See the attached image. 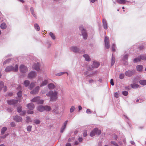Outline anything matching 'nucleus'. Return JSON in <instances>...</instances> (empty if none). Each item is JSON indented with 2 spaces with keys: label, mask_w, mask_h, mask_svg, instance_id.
<instances>
[{
  "label": "nucleus",
  "mask_w": 146,
  "mask_h": 146,
  "mask_svg": "<svg viewBox=\"0 0 146 146\" xmlns=\"http://www.w3.org/2000/svg\"><path fill=\"white\" fill-rule=\"evenodd\" d=\"M58 92L56 91L50 90L46 94L48 97H50V101H55L57 98Z\"/></svg>",
  "instance_id": "f257e3e1"
},
{
  "label": "nucleus",
  "mask_w": 146,
  "mask_h": 146,
  "mask_svg": "<svg viewBox=\"0 0 146 146\" xmlns=\"http://www.w3.org/2000/svg\"><path fill=\"white\" fill-rule=\"evenodd\" d=\"M18 70V66L17 64L15 65L14 67L12 66H9L6 67L5 69V71L6 72L10 71L17 72Z\"/></svg>",
  "instance_id": "f03ea898"
},
{
  "label": "nucleus",
  "mask_w": 146,
  "mask_h": 146,
  "mask_svg": "<svg viewBox=\"0 0 146 146\" xmlns=\"http://www.w3.org/2000/svg\"><path fill=\"white\" fill-rule=\"evenodd\" d=\"M101 133V131L99 130L97 128H95L90 133V136L91 137H93L95 135H99Z\"/></svg>",
  "instance_id": "7ed1b4c3"
},
{
  "label": "nucleus",
  "mask_w": 146,
  "mask_h": 146,
  "mask_svg": "<svg viewBox=\"0 0 146 146\" xmlns=\"http://www.w3.org/2000/svg\"><path fill=\"white\" fill-rule=\"evenodd\" d=\"M79 29L81 31L83 38L84 39H86L87 37V35L86 31L84 29L83 27L82 26L80 27Z\"/></svg>",
  "instance_id": "20e7f679"
},
{
  "label": "nucleus",
  "mask_w": 146,
  "mask_h": 146,
  "mask_svg": "<svg viewBox=\"0 0 146 146\" xmlns=\"http://www.w3.org/2000/svg\"><path fill=\"white\" fill-rule=\"evenodd\" d=\"M31 101L33 102H37L38 104H42L44 103V101L42 100H40L39 97L38 96L35 97L32 99Z\"/></svg>",
  "instance_id": "39448f33"
},
{
  "label": "nucleus",
  "mask_w": 146,
  "mask_h": 146,
  "mask_svg": "<svg viewBox=\"0 0 146 146\" xmlns=\"http://www.w3.org/2000/svg\"><path fill=\"white\" fill-rule=\"evenodd\" d=\"M20 72L22 73L26 72L28 71V69L27 67L24 65H21L19 67Z\"/></svg>",
  "instance_id": "423d86ee"
},
{
  "label": "nucleus",
  "mask_w": 146,
  "mask_h": 146,
  "mask_svg": "<svg viewBox=\"0 0 146 146\" xmlns=\"http://www.w3.org/2000/svg\"><path fill=\"white\" fill-rule=\"evenodd\" d=\"M69 49L70 51L73 52H80L79 49L76 46H72Z\"/></svg>",
  "instance_id": "0eeeda50"
},
{
  "label": "nucleus",
  "mask_w": 146,
  "mask_h": 146,
  "mask_svg": "<svg viewBox=\"0 0 146 146\" xmlns=\"http://www.w3.org/2000/svg\"><path fill=\"white\" fill-rule=\"evenodd\" d=\"M36 76V73L34 71H31L28 74V78L30 79L34 78Z\"/></svg>",
  "instance_id": "6e6552de"
},
{
  "label": "nucleus",
  "mask_w": 146,
  "mask_h": 146,
  "mask_svg": "<svg viewBox=\"0 0 146 146\" xmlns=\"http://www.w3.org/2000/svg\"><path fill=\"white\" fill-rule=\"evenodd\" d=\"M32 67L33 69L37 71H39L40 70V65L39 63H37L34 64Z\"/></svg>",
  "instance_id": "1a4fd4ad"
},
{
  "label": "nucleus",
  "mask_w": 146,
  "mask_h": 146,
  "mask_svg": "<svg viewBox=\"0 0 146 146\" xmlns=\"http://www.w3.org/2000/svg\"><path fill=\"white\" fill-rule=\"evenodd\" d=\"M13 119L17 122H21L23 120L22 118L18 115H16L13 117Z\"/></svg>",
  "instance_id": "9d476101"
},
{
  "label": "nucleus",
  "mask_w": 146,
  "mask_h": 146,
  "mask_svg": "<svg viewBox=\"0 0 146 146\" xmlns=\"http://www.w3.org/2000/svg\"><path fill=\"white\" fill-rule=\"evenodd\" d=\"M135 73V70H128L125 73V74L127 76H130Z\"/></svg>",
  "instance_id": "9b49d317"
},
{
  "label": "nucleus",
  "mask_w": 146,
  "mask_h": 146,
  "mask_svg": "<svg viewBox=\"0 0 146 146\" xmlns=\"http://www.w3.org/2000/svg\"><path fill=\"white\" fill-rule=\"evenodd\" d=\"M40 87L38 86L36 87L35 89L31 91L30 93L32 94H37L39 90Z\"/></svg>",
  "instance_id": "f8f14e48"
},
{
  "label": "nucleus",
  "mask_w": 146,
  "mask_h": 146,
  "mask_svg": "<svg viewBox=\"0 0 146 146\" xmlns=\"http://www.w3.org/2000/svg\"><path fill=\"white\" fill-rule=\"evenodd\" d=\"M18 102V101L15 100H11L7 101V103L9 105H13L16 104Z\"/></svg>",
  "instance_id": "ddd939ff"
},
{
  "label": "nucleus",
  "mask_w": 146,
  "mask_h": 146,
  "mask_svg": "<svg viewBox=\"0 0 146 146\" xmlns=\"http://www.w3.org/2000/svg\"><path fill=\"white\" fill-rule=\"evenodd\" d=\"M27 107L29 110H33L35 108L34 105L32 103L27 104Z\"/></svg>",
  "instance_id": "4468645a"
},
{
  "label": "nucleus",
  "mask_w": 146,
  "mask_h": 146,
  "mask_svg": "<svg viewBox=\"0 0 146 146\" xmlns=\"http://www.w3.org/2000/svg\"><path fill=\"white\" fill-rule=\"evenodd\" d=\"M100 65V63L97 61H94L93 62L92 67L94 68H97Z\"/></svg>",
  "instance_id": "2eb2a0df"
},
{
  "label": "nucleus",
  "mask_w": 146,
  "mask_h": 146,
  "mask_svg": "<svg viewBox=\"0 0 146 146\" xmlns=\"http://www.w3.org/2000/svg\"><path fill=\"white\" fill-rule=\"evenodd\" d=\"M83 57L84 58L85 60L87 61H89L91 60V58L87 54H84L83 55Z\"/></svg>",
  "instance_id": "dca6fc26"
},
{
  "label": "nucleus",
  "mask_w": 146,
  "mask_h": 146,
  "mask_svg": "<svg viewBox=\"0 0 146 146\" xmlns=\"http://www.w3.org/2000/svg\"><path fill=\"white\" fill-rule=\"evenodd\" d=\"M37 110L40 112H42L44 111V106H40L37 108Z\"/></svg>",
  "instance_id": "f3484780"
},
{
  "label": "nucleus",
  "mask_w": 146,
  "mask_h": 146,
  "mask_svg": "<svg viewBox=\"0 0 146 146\" xmlns=\"http://www.w3.org/2000/svg\"><path fill=\"white\" fill-rule=\"evenodd\" d=\"M118 3L123 4L126 3V2H128L127 1L125 0H115Z\"/></svg>",
  "instance_id": "a211bd4d"
},
{
  "label": "nucleus",
  "mask_w": 146,
  "mask_h": 146,
  "mask_svg": "<svg viewBox=\"0 0 146 146\" xmlns=\"http://www.w3.org/2000/svg\"><path fill=\"white\" fill-rule=\"evenodd\" d=\"M48 80L46 79L42 82V83L40 85V86L41 87L44 86L48 84Z\"/></svg>",
  "instance_id": "6ab92c4d"
},
{
  "label": "nucleus",
  "mask_w": 146,
  "mask_h": 146,
  "mask_svg": "<svg viewBox=\"0 0 146 146\" xmlns=\"http://www.w3.org/2000/svg\"><path fill=\"white\" fill-rule=\"evenodd\" d=\"M102 23L104 29H107L108 28V26L106 21L105 19H103L102 21Z\"/></svg>",
  "instance_id": "aec40b11"
},
{
  "label": "nucleus",
  "mask_w": 146,
  "mask_h": 146,
  "mask_svg": "<svg viewBox=\"0 0 146 146\" xmlns=\"http://www.w3.org/2000/svg\"><path fill=\"white\" fill-rule=\"evenodd\" d=\"M53 111L55 114H57L58 112L57 111L58 107L57 106H54L52 107Z\"/></svg>",
  "instance_id": "412c9836"
},
{
  "label": "nucleus",
  "mask_w": 146,
  "mask_h": 146,
  "mask_svg": "<svg viewBox=\"0 0 146 146\" xmlns=\"http://www.w3.org/2000/svg\"><path fill=\"white\" fill-rule=\"evenodd\" d=\"M48 87L49 89H53L54 88V85L52 83H50L48 84Z\"/></svg>",
  "instance_id": "4be33fe9"
},
{
  "label": "nucleus",
  "mask_w": 146,
  "mask_h": 146,
  "mask_svg": "<svg viewBox=\"0 0 146 146\" xmlns=\"http://www.w3.org/2000/svg\"><path fill=\"white\" fill-rule=\"evenodd\" d=\"M143 66L141 65H138L136 66V69L138 71H140L142 70L143 69Z\"/></svg>",
  "instance_id": "5701e85b"
},
{
  "label": "nucleus",
  "mask_w": 146,
  "mask_h": 146,
  "mask_svg": "<svg viewBox=\"0 0 146 146\" xmlns=\"http://www.w3.org/2000/svg\"><path fill=\"white\" fill-rule=\"evenodd\" d=\"M32 121V120L31 117L29 116H27L26 117V122L27 123L31 122Z\"/></svg>",
  "instance_id": "b1692460"
},
{
  "label": "nucleus",
  "mask_w": 146,
  "mask_h": 146,
  "mask_svg": "<svg viewBox=\"0 0 146 146\" xmlns=\"http://www.w3.org/2000/svg\"><path fill=\"white\" fill-rule=\"evenodd\" d=\"M1 28L3 29H5L7 27V26L5 23H2L1 25Z\"/></svg>",
  "instance_id": "393cba45"
},
{
  "label": "nucleus",
  "mask_w": 146,
  "mask_h": 146,
  "mask_svg": "<svg viewBox=\"0 0 146 146\" xmlns=\"http://www.w3.org/2000/svg\"><path fill=\"white\" fill-rule=\"evenodd\" d=\"M66 73H67V75H68V73L66 72H61L60 73H57L55 74V75L56 76H59L62 75L63 74H64Z\"/></svg>",
  "instance_id": "a878e982"
},
{
  "label": "nucleus",
  "mask_w": 146,
  "mask_h": 146,
  "mask_svg": "<svg viewBox=\"0 0 146 146\" xmlns=\"http://www.w3.org/2000/svg\"><path fill=\"white\" fill-rule=\"evenodd\" d=\"M139 83L140 84L143 85H146V80H143L139 81Z\"/></svg>",
  "instance_id": "bb28decb"
},
{
  "label": "nucleus",
  "mask_w": 146,
  "mask_h": 146,
  "mask_svg": "<svg viewBox=\"0 0 146 146\" xmlns=\"http://www.w3.org/2000/svg\"><path fill=\"white\" fill-rule=\"evenodd\" d=\"M51 110V108L50 107L48 106H44V111H49Z\"/></svg>",
  "instance_id": "cd10ccee"
},
{
  "label": "nucleus",
  "mask_w": 146,
  "mask_h": 146,
  "mask_svg": "<svg viewBox=\"0 0 146 146\" xmlns=\"http://www.w3.org/2000/svg\"><path fill=\"white\" fill-rule=\"evenodd\" d=\"M35 82H32L31 83L29 87V88L30 90H31L35 85Z\"/></svg>",
  "instance_id": "c85d7f7f"
},
{
  "label": "nucleus",
  "mask_w": 146,
  "mask_h": 146,
  "mask_svg": "<svg viewBox=\"0 0 146 146\" xmlns=\"http://www.w3.org/2000/svg\"><path fill=\"white\" fill-rule=\"evenodd\" d=\"M29 82L28 80H26L24 82V84L26 87H27L29 84Z\"/></svg>",
  "instance_id": "c756f323"
},
{
  "label": "nucleus",
  "mask_w": 146,
  "mask_h": 146,
  "mask_svg": "<svg viewBox=\"0 0 146 146\" xmlns=\"http://www.w3.org/2000/svg\"><path fill=\"white\" fill-rule=\"evenodd\" d=\"M35 29L37 31H39L40 30V27L39 25L37 24H35L34 25Z\"/></svg>",
  "instance_id": "7c9ffc66"
},
{
  "label": "nucleus",
  "mask_w": 146,
  "mask_h": 146,
  "mask_svg": "<svg viewBox=\"0 0 146 146\" xmlns=\"http://www.w3.org/2000/svg\"><path fill=\"white\" fill-rule=\"evenodd\" d=\"M128 55L127 54H125L123 56L122 60H127L128 57Z\"/></svg>",
  "instance_id": "2f4dec72"
},
{
  "label": "nucleus",
  "mask_w": 146,
  "mask_h": 146,
  "mask_svg": "<svg viewBox=\"0 0 146 146\" xmlns=\"http://www.w3.org/2000/svg\"><path fill=\"white\" fill-rule=\"evenodd\" d=\"M49 35L52 39L55 40V37L54 34L51 32L49 33Z\"/></svg>",
  "instance_id": "473e14b6"
},
{
  "label": "nucleus",
  "mask_w": 146,
  "mask_h": 146,
  "mask_svg": "<svg viewBox=\"0 0 146 146\" xmlns=\"http://www.w3.org/2000/svg\"><path fill=\"white\" fill-rule=\"evenodd\" d=\"M131 86L132 88H137L138 87V85L136 84H131Z\"/></svg>",
  "instance_id": "72a5a7b5"
},
{
  "label": "nucleus",
  "mask_w": 146,
  "mask_h": 146,
  "mask_svg": "<svg viewBox=\"0 0 146 146\" xmlns=\"http://www.w3.org/2000/svg\"><path fill=\"white\" fill-rule=\"evenodd\" d=\"M30 10H31V12L32 14L33 15L34 17H36V15L34 13L33 8L32 7H31L30 8Z\"/></svg>",
  "instance_id": "f704fd0d"
},
{
  "label": "nucleus",
  "mask_w": 146,
  "mask_h": 146,
  "mask_svg": "<svg viewBox=\"0 0 146 146\" xmlns=\"http://www.w3.org/2000/svg\"><path fill=\"white\" fill-rule=\"evenodd\" d=\"M140 58L141 59L146 60V56L145 55H140Z\"/></svg>",
  "instance_id": "c9c22d12"
},
{
  "label": "nucleus",
  "mask_w": 146,
  "mask_h": 146,
  "mask_svg": "<svg viewBox=\"0 0 146 146\" xmlns=\"http://www.w3.org/2000/svg\"><path fill=\"white\" fill-rule=\"evenodd\" d=\"M7 129V128L6 127H4L2 128L1 129V133L3 134L4 133L5 131H6Z\"/></svg>",
  "instance_id": "e433bc0d"
},
{
  "label": "nucleus",
  "mask_w": 146,
  "mask_h": 146,
  "mask_svg": "<svg viewBox=\"0 0 146 146\" xmlns=\"http://www.w3.org/2000/svg\"><path fill=\"white\" fill-rule=\"evenodd\" d=\"M141 60V58L140 57H138L135 58L134 59L133 61L134 62H137L140 61Z\"/></svg>",
  "instance_id": "4c0bfd02"
},
{
  "label": "nucleus",
  "mask_w": 146,
  "mask_h": 146,
  "mask_svg": "<svg viewBox=\"0 0 146 146\" xmlns=\"http://www.w3.org/2000/svg\"><path fill=\"white\" fill-rule=\"evenodd\" d=\"M104 42L105 43H107L109 42V39L107 36H105L104 39Z\"/></svg>",
  "instance_id": "58836bf2"
},
{
  "label": "nucleus",
  "mask_w": 146,
  "mask_h": 146,
  "mask_svg": "<svg viewBox=\"0 0 146 146\" xmlns=\"http://www.w3.org/2000/svg\"><path fill=\"white\" fill-rule=\"evenodd\" d=\"M115 58L113 57V56H112L111 61V65H113L114 64L115 62Z\"/></svg>",
  "instance_id": "ea45409f"
},
{
  "label": "nucleus",
  "mask_w": 146,
  "mask_h": 146,
  "mask_svg": "<svg viewBox=\"0 0 146 146\" xmlns=\"http://www.w3.org/2000/svg\"><path fill=\"white\" fill-rule=\"evenodd\" d=\"M75 108L74 106H72L70 108V113H72V112H73L75 110Z\"/></svg>",
  "instance_id": "a19ab883"
},
{
  "label": "nucleus",
  "mask_w": 146,
  "mask_h": 146,
  "mask_svg": "<svg viewBox=\"0 0 146 146\" xmlns=\"http://www.w3.org/2000/svg\"><path fill=\"white\" fill-rule=\"evenodd\" d=\"M32 128V126L31 125L28 126L27 128V130L29 132H30L31 131V129Z\"/></svg>",
  "instance_id": "79ce46f5"
},
{
  "label": "nucleus",
  "mask_w": 146,
  "mask_h": 146,
  "mask_svg": "<svg viewBox=\"0 0 146 146\" xmlns=\"http://www.w3.org/2000/svg\"><path fill=\"white\" fill-rule=\"evenodd\" d=\"M34 123L36 124H39L40 121V120L38 119H36L34 120Z\"/></svg>",
  "instance_id": "37998d69"
},
{
  "label": "nucleus",
  "mask_w": 146,
  "mask_h": 146,
  "mask_svg": "<svg viewBox=\"0 0 146 146\" xmlns=\"http://www.w3.org/2000/svg\"><path fill=\"white\" fill-rule=\"evenodd\" d=\"M11 60V59H7L3 62V64H6L7 63H9V62H10Z\"/></svg>",
  "instance_id": "c03bdc74"
},
{
  "label": "nucleus",
  "mask_w": 146,
  "mask_h": 146,
  "mask_svg": "<svg viewBox=\"0 0 146 146\" xmlns=\"http://www.w3.org/2000/svg\"><path fill=\"white\" fill-rule=\"evenodd\" d=\"M3 86V82H0V91L2 89Z\"/></svg>",
  "instance_id": "a18cd8bd"
},
{
  "label": "nucleus",
  "mask_w": 146,
  "mask_h": 146,
  "mask_svg": "<svg viewBox=\"0 0 146 146\" xmlns=\"http://www.w3.org/2000/svg\"><path fill=\"white\" fill-rule=\"evenodd\" d=\"M18 96L19 97H20L22 95V92L21 91H20L17 93Z\"/></svg>",
  "instance_id": "49530a36"
},
{
  "label": "nucleus",
  "mask_w": 146,
  "mask_h": 146,
  "mask_svg": "<svg viewBox=\"0 0 146 146\" xmlns=\"http://www.w3.org/2000/svg\"><path fill=\"white\" fill-rule=\"evenodd\" d=\"M124 74H120L119 76V78L120 79H122L124 78Z\"/></svg>",
  "instance_id": "de8ad7c7"
},
{
  "label": "nucleus",
  "mask_w": 146,
  "mask_h": 146,
  "mask_svg": "<svg viewBox=\"0 0 146 146\" xmlns=\"http://www.w3.org/2000/svg\"><path fill=\"white\" fill-rule=\"evenodd\" d=\"M20 113V114L21 115H24L26 113V111H21V112Z\"/></svg>",
  "instance_id": "09e8293b"
},
{
  "label": "nucleus",
  "mask_w": 146,
  "mask_h": 146,
  "mask_svg": "<svg viewBox=\"0 0 146 146\" xmlns=\"http://www.w3.org/2000/svg\"><path fill=\"white\" fill-rule=\"evenodd\" d=\"M17 112L19 113H20L21 112V111H22L21 107H19L17 108Z\"/></svg>",
  "instance_id": "8fccbe9b"
},
{
  "label": "nucleus",
  "mask_w": 146,
  "mask_h": 146,
  "mask_svg": "<svg viewBox=\"0 0 146 146\" xmlns=\"http://www.w3.org/2000/svg\"><path fill=\"white\" fill-rule=\"evenodd\" d=\"M105 47H106L107 49H108L110 47V45H109V42L107 43H105Z\"/></svg>",
  "instance_id": "3c124183"
},
{
  "label": "nucleus",
  "mask_w": 146,
  "mask_h": 146,
  "mask_svg": "<svg viewBox=\"0 0 146 146\" xmlns=\"http://www.w3.org/2000/svg\"><path fill=\"white\" fill-rule=\"evenodd\" d=\"M122 94L123 95L125 96H127L128 94V92L127 91H124L122 92Z\"/></svg>",
  "instance_id": "603ef678"
},
{
  "label": "nucleus",
  "mask_w": 146,
  "mask_h": 146,
  "mask_svg": "<svg viewBox=\"0 0 146 146\" xmlns=\"http://www.w3.org/2000/svg\"><path fill=\"white\" fill-rule=\"evenodd\" d=\"M112 144H113L115 146H118V144L116 143L115 141H112L111 142Z\"/></svg>",
  "instance_id": "864d4df0"
},
{
  "label": "nucleus",
  "mask_w": 146,
  "mask_h": 146,
  "mask_svg": "<svg viewBox=\"0 0 146 146\" xmlns=\"http://www.w3.org/2000/svg\"><path fill=\"white\" fill-rule=\"evenodd\" d=\"M115 46L114 44H113L112 45V51L113 52H114L115 51Z\"/></svg>",
  "instance_id": "5fc2aeb1"
},
{
  "label": "nucleus",
  "mask_w": 146,
  "mask_h": 146,
  "mask_svg": "<svg viewBox=\"0 0 146 146\" xmlns=\"http://www.w3.org/2000/svg\"><path fill=\"white\" fill-rule=\"evenodd\" d=\"M114 96L115 97L117 98L119 96V95L118 93L116 92L114 94Z\"/></svg>",
  "instance_id": "6e6d98bb"
},
{
  "label": "nucleus",
  "mask_w": 146,
  "mask_h": 146,
  "mask_svg": "<svg viewBox=\"0 0 146 146\" xmlns=\"http://www.w3.org/2000/svg\"><path fill=\"white\" fill-rule=\"evenodd\" d=\"M87 135V131H85L83 133V136L84 137H86Z\"/></svg>",
  "instance_id": "4d7b16f0"
},
{
  "label": "nucleus",
  "mask_w": 146,
  "mask_h": 146,
  "mask_svg": "<svg viewBox=\"0 0 146 146\" xmlns=\"http://www.w3.org/2000/svg\"><path fill=\"white\" fill-rule=\"evenodd\" d=\"M86 113L88 114H90L92 112L90 109H88L86 110Z\"/></svg>",
  "instance_id": "13d9d810"
},
{
  "label": "nucleus",
  "mask_w": 146,
  "mask_h": 146,
  "mask_svg": "<svg viewBox=\"0 0 146 146\" xmlns=\"http://www.w3.org/2000/svg\"><path fill=\"white\" fill-rule=\"evenodd\" d=\"M110 84L112 86H113L114 85V84L113 83V79H111L110 80Z\"/></svg>",
  "instance_id": "bf43d9fd"
},
{
  "label": "nucleus",
  "mask_w": 146,
  "mask_h": 146,
  "mask_svg": "<svg viewBox=\"0 0 146 146\" xmlns=\"http://www.w3.org/2000/svg\"><path fill=\"white\" fill-rule=\"evenodd\" d=\"M11 126L14 127L15 126V124L14 122H12L11 123Z\"/></svg>",
  "instance_id": "052dcab7"
},
{
  "label": "nucleus",
  "mask_w": 146,
  "mask_h": 146,
  "mask_svg": "<svg viewBox=\"0 0 146 146\" xmlns=\"http://www.w3.org/2000/svg\"><path fill=\"white\" fill-rule=\"evenodd\" d=\"M27 113L29 114H32L33 113V111H30L29 110H28L27 111Z\"/></svg>",
  "instance_id": "680f3d73"
},
{
  "label": "nucleus",
  "mask_w": 146,
  "mask_h": 146,
  "mask_svg": "<svg viewBox=\"0 0 146 146\" xmlns=\"http://www.w3.org/2000/svg\"><path fill=\"white\" fill-rule=\"evenodd\" d=\"M8 135V134H7L5 135L4 136H1V137L3 138H5Z\"/></svg>",
  "instance_id": "e2e57ef3"
},
{
  "label": "nucleus",
  "mask_w": 146,
  "mask_h": 146,
  "mask_svg": "<svg viewBox=\"0 0 146 146\" xmlns=\"http://www.w3.org/2000/svg\"><path fill=\"white\" fill-rule=\"evenodd\" d=\"M89 82L90 83H93L94 82V81L93 80H89Z\"/></svg>",
  "instance_id": "0e129e2a"
},
{
  "label": "nucleus",
  "mask_w": 146,
  "mask_h": 146,
  "mask_svg": "<svg viewBox=\"0 0 146 146\" xmlns=\"http://www.w3.org/2000/svg\"><path fill=\"white\" fill-rule=\"evenodd\" d=\"M68 122V121H66L64 122V125H65V126H66L67 123Z\"/></svg>",
  "instance_id": "69168bd1"
},
{
  "label": "nucleus",
  "mask_w": 146,
  "mask_h": 146,
  "mask_svg": "<svg viewBox=\"0 0 146 146\" xmlns=\"http://www.w3.org/2000/svg\"><path fill=\"white\" fill-rule=\"evenodd\" d=\"M46 93V92L45 91H44V90H43V91H42L41 92H40V93L41 94H44L45 93Z\"/></svg>",
  "instance_id": "338daca9"
},
{
  "label": "nucleus",
  "mask_w": 146,
  "mask_h": 146,
  "mask_svg": "<svg viewBox=\"0 0 146 146\" xmlns=\"http://www.w3.org/2000/svg\"><path fill=\"white\" fill-rule=\"evenodd\" d=\"M66 146H71V145L69 143H67L66 144Z\"/></svg>",
  "instance_id": "774afa93"
}]
</instances>
